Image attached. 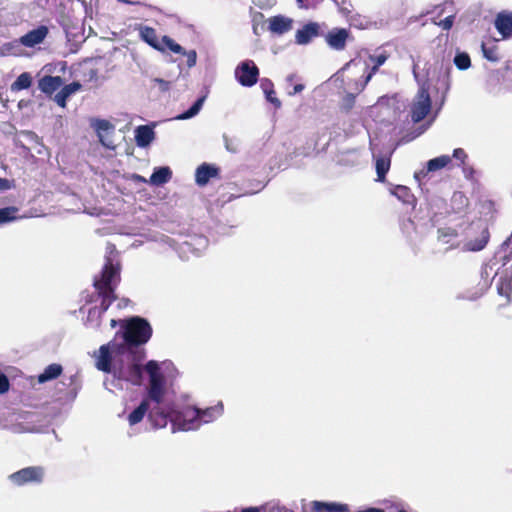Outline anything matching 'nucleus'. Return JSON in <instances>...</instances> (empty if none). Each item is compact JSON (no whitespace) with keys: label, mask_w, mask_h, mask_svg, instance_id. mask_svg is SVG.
Listing matches in <instances>:
<instances>
[{"label":"nucleus","mask_w":512,"mask_h":512,"mask_svg":"<svg viewBox=\"0 0 512 512\" xmlns=\"http://www.w3.org/2000/svg\"><path fill=\"white\" fill-rule=\"evenodd\" d=\"M149 375V398L154 403L148 417L155 428H164L171 422L173 432L196 430L201 426L200 409L186 407L175 410L166 403V381L157 361L150 360L144 367Z\"/></svg>","instance_id":"obj_1"},{"label":"nucleus","mask_w":512,"mask_h":512,"mask_svg":"<svg viewBox=\"0 0 512 512\" xmlns=\"http://www.w3.org/2000/svg\"><path fill=\"white\" fill-rule=\"evenodd\" d=\"M95 367L102 372L112 374L113 387L121 389L120 381L125 380L133 384H139L142 378V368L135 362L133 351L127 345H118L117 339H113L100 346L94 352Z\"/></svg>","instance_id":"obj_2"},{"label":"nucleus","mask_w":512,"mask_h":512,"mask_svg":"<svg viewBox=\"0 0 512 512\" xmlns=\"http://www.w3.org/2000/svg\"><path fill=\"white\" fill-rule=\"evenodd\" d=\"M118 282L119 266L114 265L113 260L108 257L100 277H96L94 280V286L102 297V302L100 307H93L89 310L85 323L88 328L104 333L117 325L118 322L114 318L109 319L108 324L104 323V315L115 299L114 289Z\"/></svg>","instance_id":"obj_3"},{"label":"nucleus","mask_w":512,"mask_h":512,"mask_svg":"<svg viewBox=\"0 0 512 512\" xmlns=\"http://www.w3.org/2000/svg\"><path fill=\"white\" fill-rule=\"evenodd\" d=\"M120 324L122 341L118 342V345H127L130 351L134 346L146 343L152 335L150 324L141 317H132L120 321Z\"/></svg>","instance_id":"obj_4"},{"label":"nucleus","mask_w":512,"mask_h":512,"mask_svg":"<svg viewBox=\"0 0 512 512\" xmlns=\"http://www.w3.org/2000/svg\"><path fill=\"white\" fill-rule=\"evenodd\" d=\"M45 474L42 466H30L9 475V480L16 486L40 484L44 481Z\"/></svg>","instance_id":"obj_5"},{"label":"nucleus","mask_w":512,"mask_h":512,"mask_svg":"<svg viewBox=\"0 0 512 512\" xmlns=\"http://www.w3.org/2000/svg\"><path fill=\"white\" fill-rule=\"evenodd\" d=\"M431 109L430 95L424 87H421L411 104V119L414 123L423 120Z\"/></svg>","instance_id":"obj_6"},{"label":"nucleus","mask_w":512,"mask_h":512,"mask_svg":"<svg viewBox=\"0 0 512 512\" xmlns=\"http://www.w3.org/2000/svg\"><path fill=\"white\" fill-rule=\"evenodd\" d=\"M259 70L252 60L241 62L235 69V77L243 86H253L258 79Z\"/></svg>","instance_id":"obj_7"},{"label":"nucleus","mask_w":512,"mask_h":512,"mask_svg":"<svg viewBox=\"0 0 512 512\" xmlns=\"http://www.w3.org/2000/svg\"><path fill=\"white\" fill-rule=\"evenodd\" d=\"M135 29L138 31L139 37L142 41L157 51L162 53L165 52V46H163V37L159 38L154 28L139 24Z\"/></svg>","instance_id":"obj_8"},{"label":"nucleus","mask_w":512,"mask_h":512,"mask_svg":"<svg viewBox=\"0 0 512 512\" xmlns=\"http://www.w3.org/2000/svg\"><path fill=\"white\" fill-rule=\"evenodd\" d=\"M91 126L97 133L99 141L103 146L112 148V142L109 140V135L113 132L114 126L105 119H92Z\"/></svg>","instance_id":"obj_9"},{"label":"nucleus","mask_w":512,"mask_h":512,"mask_svg":"<svg viewBox=\"0 0 512 512\" xmlns=\"http://www.w3.org/2000/svg\"><path fill=\"white\" fill-rule=\"evenodd\" d=\"M48 35V28L46 26H39L19 38L21 45L29 48L41 44Z\"/></svg>","instance_id":"obj_10"},{"label":"nucleus","mask_w":512,"mask_h":512,"mask_svg":"<svg viewBox=\"0 0 512 512\" xmlns=\"http://www.w3.org/2000/svg\"><path fill=\"white\" fill-rule=\"evenodd\" d=\"M452 161V157L448 155H441L436 158L429 160L426 164V168L415 172L414 177L417 180L424 178L428 173L435 172L447 167Z\"/></svg>","instance_id":"obj_11"},{"label":"nucleus","mask_w":512,"mask_h":512,"mask_svg":"<svg viewBox=\"0 0 512 512\" xmlns=\"http://www.w3.org/2000/svg\"><path fill=\"white\" fill-rule=\"evenodd\" d=\"M313 509L315 511H322V510H328L333 512H345L349 510L348 505L346 504H337V503H325V502H319L314 501L312 503ZM358 512H385L383 509L380 508H367L365 510H361Z\"/></svg>","instance_id":"obj_12"},{"label":"nucleus","mask_w":512,"mask_h":512,"mask_svg":"<svg viewBox=\"0 0 512 512\" xmlns=\"http://www.w3.org/2000/svg\"><path fill=\"white\" fill-rule=\"evenodd\" d=\"M348 38V31L346 29H335L330 31L326 36L328 45L335 50H343Z\"/></svg>","instance_id":"obj_13"},{"label":"nucleus","mask_w":512,"mask_h":512,"mask_svg":"<svg viewBox=\"0 0 512 512\" xmlns=\"http://www.w3.org/2000/svg\"><path fill=\"white\" fill-rule=\"evenodd\" d=\"M269 29L275 34H284L292 29V19L278 15L271 17L269 20Z\"/></svg>","instance_id":"obj_14"},{"label":"nucleus","mask_w":512,"mask_h":512,"mask_svg":"<svg viewBox=\"0 0 512 512\" xmlns=\"http://www.w3.org/2000/svg\"><path fill=\"white\" fill-rule=\"evenodd\" d=\"M495 27L503 38H509L512 35V14L499 13L495 20Z\"/></svg>","instance_id":"obj_15"},{"label":"nucleus","mask_w":512,"mask_h":512,"mask_svg":"<svg viewBox=\"0 0 512 512\" xmlns=\"http://www.w3.org/2000/svg\"><path fill=\"white\" fill-rule=\"evenodd\" d=\"M154 403L148 397L146 400H143L141 404L134 409L128 416V422L131 426L136 425L141 422L146 415L147 411L152 409Z\"/></svg>","instance_id":"obj_16"},{"label":"nucleus","mask_w":512,"mask_h":512,"mask_svg":"<svg viewBox=\"0 0 512 512\" xmlns=\"http://www.w3.org/2000/svg\"><path fill=\"white\" fill-rule=\"evenodd\" d=\"M63 84L60 76H44L39 80L38 87L45 94H52Z\"/></svg>","instance_id":"obj_17"},{"label":"nucleus","mask_w":512,"mask_h":512,"mask_svg":"<svg viewBox=\"0 0 512 512\" xmlns=\"http://www.w3.org/2000/svg\"><path fill=\"white\" fill-rule=\"evenodd\" d=\"M81 84L73 82L65 85L54 97V101L62 108L66 106L67 99L78 90H80Z\"/></svg>","instance_id":"obj_18"},{"label":"nucleus","mask_w":512,"mask_h":512,"mask_svg":"<svg viewBox=\"0 0 512 512\" xmlns=\"http://www.w3.org/2000/svg\"><path fill=\"white\" fill-rule=\"evenodd\" d=\"M154 139V131L147 125L137 127L135 140L139 147H147Z\"/></svg>","instance_id":"obj_19"},{"label":"nucleus","mask_w":512,"mask_h":512,"mask_svg":"<svg viewBox=\"0 0 512 512\" xmlns=\"http://www.w3.org/2000/svg\"><path fill=\"white\" fill-rule=\"evenodd\" d=\"M318 34V27L316 24L305 25L302 29L296 33V42L304 45L311 41V39Z\"/></svg>","instance_id":"obj_20"},{"label":"nucleus","mask_w":512,"mask_h":512,"mask_svg":"<svg viewBox=\"0 0 512 512\" xmlns=\"http://www.w3.org/2000/svg\"><path fill=\"white\" fill-rule=\"evenodd\" d=\"M217 174V170L207 164H202L199 166L195 173L196 183L200 186H203L208 183L210 178L214 177Z\"/></svg>","instance_id":"obj_21"},{"label":"nucleus","mask_w":512,"mask_h":512,"mask_svg":"<svg viewBox=\"0 0 512 512\" xmlns=\"http://www.w3.org/2000/svg\"><path fill=\"white\" fill-rule=\"evenodd\" d=\"M172 176V172L169 167H159L152 173L149 183L155 186H160L167 183Z\"/></svg>","instance_id":"obj_22"},{"label":"nucleus","mask_w":512,"mask_h":512,"mask_svg":"<svg viewBox=\"0 0 512 512\" xmlns=\"http://www.w3.org/2000/svg\"><path fill=\"white\" fill-rule=\"evenodd\" d=\"M223 413V404L220 402L215 406L206 408L204 410H200V419H201V425L207 424L218 417H220Z\"/></svg>","instance_id":"obj_23"},{"label":"nucleus","mask_w":512,"mask_h":512,"mask_svg":"<svg viewBox=\"0 0 512 512\" xmlns=\"http://www.w3.org/2000/svg\"><path fill=\"white\" fill-rule=\"evenodd\" d=\"M489 240V232L483 229L480 236L475 240H470L465 243L464 249L467 251H480L485 248Z\"/></svg>","instance_id":"obj_24"},{"label":"nucleus","mask_w":512,"mask_h":512,"mask_svg":"<svg viewBox=\"0 0 512 512\" xmlns=\"http://www.w3.org/2000/svg\"><path fill=\"white\" fill-rule=\"evenodd\" d=\"M261 88L265 94L266 100L273 104L275 108L281 107V101L275 96V91L273 89V83L268 79H263L261 81Z\"/></svg>","instance_id":"obj_25"},{"label":"nucleus","mask_w":512,"mask_h":512,"mask_svg":"<svg viewBox=\"0 0 512 512\" xmlns=\"http://www.w3.org/2000/svg\"><path fill=\"white\" fill-rule=\"evenodd\" d=\"M458 233L452 228H440L438 229V241L443 244H450L451 247H456L455 242Z\"/></svg>","instance_id":"obj_26"},{"label":"nucleus","mask_w":512,"mask_h":512,"mask_svg":"<svg viewBox=\"0 0 512 512\" xmlns=\"http://www.w3.org/2000/svg\"><path fill=\"white\" fill-rule=\"evenodd\" d=\"M62 372L59 364H51L45 368L44 372L38 376V381L44 383L46 381L57 378Z\"/></svg>","instance_id":"obj_27"},{"label":"nucleus","mask_w":512,"mask_h":512,"mask_svg":"<svg viewBox=\"0 0 512 512\" xmlns=\"http://www.w3.org/2000/svg\"><path fill=\"white\" fill-rule=\"evenodd\" d=\"M31 83H32V77H31L30 73L23 72L12 83L11 90L12 91H20V90L28 89L31 86Z\"/></svg>","instance_id":"obj_28"},{"label":"nucleus","mask_w":512,"mask_h":512,"mask_svg":"<svg viewBox=\"0 0 512 512\" xmlns=\"http://www.w3.org/2000/svg\"><path fill=\"white\" fill-rule=\"evenodd\" d=\"M205 99V96H202L199 99H197L196 102L187 111L179 115L177 119L186 120L196 116L202 109Z\"/></svg>","instance_id":"obj_29"},{"label":"nucleus","mask_w":512,"mask_h":512,"mask_svg":"<svg viewBox=\"0 0 512 512\" xmlns=\"http://www.w3.org/2000/svg\"><path fill=\"white\" fill-rule=\"evenodd\" d=\"M390 193L403 203H410L412 195L406 186L397 185L390 189Z\"/></svg>","instance_id":"obj_30"},{"label":"nucleus","mask_w":512,"mask_h":512,"mask_svg":"<svg viewBox=\"0 0 512 512\" xmlns=\"http://www.w3.org/2000/svg\"><path fill=\"white\" fill-rule=\"evenodd\" d=\"M390 168V159L389 158H379L376 161V172H377V181L383 182L385 180V175Z\"/></svg>","instance_id":"obj_31"},{"label":"nucleus","mask_w":512,"mask_h":512,"mask_svg":"<svg viewBox=\"0 0 512 512\" xmlns=\"http://www.w3.org/2000/svg\"><path fill=\"white\" fill-rule=\"evenodd\" d=\"M18 209L15 207H6L0 209V225L15 220Z\"/></svg>","instance_id":"obj_32"},{"label":"nucleus","mask_w":512,"mask_h":512,"mask_svg":"<svg viewBox=\"0 0 512 512\" xmlns=\"http://www.w3.org/2000/svg\"><path fill=\"white\" fill-rule=\"evenodd\" d=\"M20 45H21V43L19 42V40L5 43L1 47V55H3V56L19 55L20 54V52H19Z\"/></svg>","instance_id":"obj_33"},{"label":"nucleus","mask_w":512,"mask_h":512,"mask_svg":"<svg viewBox=\"0 0 512 512\" xmlns=\"http://www.w3.org/2000/svg\"><path fill=\"white\" fill-rule=\"evenodd\" d=\"M163 46H165V51L168 49L176 54L185 53V49L180 44L176 43L169 36H163Z\"/></svg>","instance_id":"obj_34"},{"label":"nucleus","mask_w":512,"mask_h":512,"mask_svg":"<svg viewBox=\"0 0 512 512\" xmlns=\"http://www.w3.org/2000/svg\"><path fill=\"white\" fill-rule=\"evenodd\" d=\"M454 64L460 70H466L470 67L471 61L467 53H458L454 58Z\"/></svg>","instance_id":"obj_35"},{"label":"nucleus","mask_w":512,"mask_h":512,"mask_svg":"<svg viewBox=\"0 0 512 512\" xmlns=\"http://www.w3.org/2000/svg\"><path fill=\"white\" fill-rule=\"evenodd\" d=\"M497 290H498V293L502 296H505L507 298V301L509 302L510 294L512 291L510 281H508L506 279H500L499 283L497 284Z\"/></svg>","instance_id":"obj_36"},{"label":"nucleus","mask_w":512,"mask_h":512,"mask_svg":"<svg viewBox=\"0 0 512 512\" xmlns=\"http://www.w3.org/2000/svg\"><path fill=\"white\" fill-rule=\"evenodd\" d=\"M262 512H292L284 506H280L276 503H267L262 506Z\"/></svg>","instance_id":"obj_37"},{"label":"nucleus","mask_w":512,"mask_h":512,"mask_svg":"<svg viewBox=\"0 0 512 512\" xmlns=\"http://www.w3.org/2000/svg\"><path fill=\"white\" fill-rule=\"evenodd\" d=\"M388 59V54L386 52H381L379 54L370 55L369 60L373 64H376L377 66H382Z\"/></svg>","instance_id":"obj_38"},{"label":"nucleus","mask_w":512,"mask_h":512,"mask_svg":"<svg viewBox=\"0 0 512 512\" xmlns=\"http://www.w3.org/2000/svg\"><path fill=\"white\" fill-rule=\"evenodd\" d=\"M501 250L506 253V258L509 261L512 256V232L511 235L503 242Z\"/></svg>","instance_id":"obj_39"},{"label":"nucleus","mask_w":512,"mask_h":512,"mask_svg":"<svg viewBox=\"0 0 512 512\" xmlns=\"http://www.w3.org/2000/svg\"><path fill=\"white\" fill-rule=\"evenodd\" d=\"M483 55L486 59L490 61H497L498 56L496 50L494 48H487L484 44H482Z\"/></svg>","instance_id":"obj_40"},{"label":"nucleus","mask_w":512,"mask_h":512,"mask_svg":"<svg viewBox=\"0 0 512 512\" xmlns=\"http://www.w3.org/2000/svg\"><path fill=\"white\" fill-rule=\"evenodd\" d=\"M380 66H377L376 64H373L370 72L365 77L363 83L359 87H357V90L360 92L364 89V87L367 85V83L372 79L373 75L377 72Z\"/></svg>","instance_id":"obj_41"},{"label":"nucleus","mask_w":512,"mask_h":512,"mask_svg":"<svg viewBox=\"0 0 512 512\" xmlns=\"http://www.w3.org/2000/svg\"><path fill=\"white\" fill-rule=\"evenodd\" d=\"M253 2L261 9H270L276 4V0H253Z\"/></svg>","instance_id":"obj_42"},{"label":"nucleus","mask_w":512,"mask_h":512,"mask_svg":"<svg viewBox=\"0 0 512 512\" xmlns=\"http://www.w3.org/2000/svg\"><path fill=\"white\" fill-rule=\"evenodd\" d=\"M183 55H185L187 57V65L188 67H193L195 66L196 64V60H197V53L195 50H190V51H185V53H183Z\"/></svg>","instance_id":"obj_43"},{"label":"nucleus","mask_w":512,"mask_h":512,"mask_svg":"<svg viewBox=\"0 0 512 512\" xmlns=\"http://www.w3.org/2000/svg\"><path fill=\"white\" fill-rule=\"evenodd\" d=\"M9 389L8 378L4 374H0V394L7 392Z\"/></svg>","instance_id":"obj_44"},{"label":"nucleus","mask_w":512,"mask_h":512,"mask_svg":"<svg viewBox=\"0 0 512 512\" xmlns=\"http://www.w3.org/2000/svg\"><path fill=\"white\" fill-rule=\"evenodd\" d=\"M452 157L455 158L456 160H459L461 163H464L467 155L463 149L457 148L453 151Z\"/></svg>","instance_id":"obj_45"},{"label":"nucleus","mask_w":512,"mask_h":512,"mask_svg":"<svg viewBox=\"0 0 512 512\" xmlns=\"http://www.w3.org/2000/svg\"><path fill=\"white\" fill-rule=\"evenodd\" d=\"M453 16H448L446 17L444 20H442L439 25L444 29V30H449L452 25H453Z\"/></svg>","instance_id":"obj_46"},{"label":"nucleus","mask_w":512,"mask_h":512,"mask_svg":"<svg viewBox=\"0 0 512 512\" xmlns=\"http://www.w3.org/2000/svg\"><path fill=\"white\" fill-rule=\"evenodd\" d=\"M153 82L159 84L160 89L162 91H167L169 89V87H170V83L168 81H165V80L161 79V78H154Z\"/></svg>","instance_id":"obj_47"},{"label":"nucleus","mask_w":512,"mask_h":512,"mask_svg":"<svg viewBox=\"0 0 512 512\" xmlns=\"http://www.w3.org/2000/svg\"><path fill=\"white\" fill-rule=\"evenodd\" d=\"M12 185L8 179L0 178V192L11 189Z\"/></svg>","instance_id":"obj_48"},{"label":"nucleus","mask_w":512,"mask_h":512,"mask_svg":"<svg viewBox=\"0 0 512 512\" xmlns=\"http://www.w3.org/2000/svg\"><path fill=\"white\" fill-rule=\"evenodd\" d=\"M303 89H304V85H302V84H296V85L294 86V88H293V91L289 92L288 94H289L290 96H292V95H294V94H297V93L302 92V91H303Z\"/></svg>","instance_id":"obj_49"},{"label":"nucleus","mask_w":512,"mask_h":512,"mask_svg":"<svg viewBox=\"0 0 512 512\" xmlns=\"http://www.w3.org/2000/svg\"><path fill=\"white\" fill-rule=\"evenodd\" d=\"M241 512H262V506L261 507H248L243 509Z\"/></svg>","instance_id":"obj_50"},{"label":"nucleus","mask_w":512,"mask_h":512,"mask_svg":"<svg viewBox=\"0 0 512 512\" xmlns=\"http://www.w3.org/2000/svg\"><path fill=\"white\" fill-rule=\"evenodd\" d=\"M293 79H294V75H289V76L286 78V80H287L288 82H292V81H293Z\"/></svg>","instance_id":"obj_51"},{"label":"nucleus","mask_w":512,"mask_h":512,"mask_svg":"<svg viewBox=\"0 0 512 512\" xmlns=\"http://www.w3.org/2000/svg\"><path fill=\"white\" fill-rule=\"evenodd\" d=\"M413 73H414V76L416 77L417 74H416V64L413 65Z\"/></svg>","instance_id":"obj_52"},{"label":"nucleus","mask_w":512,"mask_h":512,"mask_svg":"<svg viewBox=\"0 0 512 512\" xmlns=\"http://www.w3.org/2000/svg\"><path fill=\"white\" fill-rule=\"evenodd\" d=\"M353 63H354V61H351V62L347 63V65H346V66H347V67H349V66H350V65H352Z\"/></svg>","instance_id":"obj_53"},{"label":"nucleus","mask_w":512,"mask_h":512,"mask_svg":"<svg viewBox=\"0 0 512 512\" xmlns=\"http://www.w3.org/2000/svg\"><path fill=\"white\" fill-rule=\"evenodd\" d=\"M104 385L108 386V382H107V381H105V382H104ZM107 388H108L109 390H112V389H111V388H109V387H107Z\"/></svg>","instance_id":"obj_54"},{"label":"nucleus","mask_w":512,"mask_h":512,"mask_svg":"<svg viewBox=\"0 0 512 512\" xmlns=\"http://www.w3.org/2000/svg\"><path fill=\"white\" fill-rule=\"evenodd\" d=\"M138 178H139L141 181H145V179H144L143 177L138 176Z\"/></svg>","instance_id":"obj_55"},{"label":"nucleus","mask_w":512,"mask_h":512,"mask_svg":"<svg viewBox=\"0 0 512 512\" xmlns=\"http://www.w3.org/2000/svg\"><path fill=\"white\" fill-rule=\"evenodd\" d=\"M299 3H302L304 0H297Z\"/></svg>","instance_id":"obj_56"}]
</instances>
